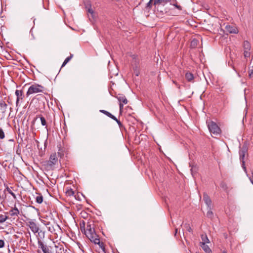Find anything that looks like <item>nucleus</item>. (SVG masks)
Returning <instances> with one entry per match:
<instances>
[{"instance_id":"e433bc0d","label":"nucleus","mask_w":253,"mask_h":253,"mask_svg":"<svg viewBox=\"0 0 253 253\" xmlns=\"http://www.w3.org/2000/svg\"><path fill=\"white\" fill-rule=\"evenodd\" d=\"M5 137L4 132L2 128H0V139H2Z\"/></svg>"},{"instance_id":"603ef678","label":"nucleus","mask_w":253,"mask_h":253,"mask_svg":"<svg viewBox=\"0 0 253 253\" xmlns=\"http://www.w3.org/2000/svg\"><path fill=\"white\" fill-rule=\"evenodd\" d=\"M52 253V252H51V251H50V252H49V253Z\"/></svg>"},{"instance_id":"a18cd8bd","label":"nucleus","mask_w":253,"mask_h":253,"mask_svg":"<svg viewBox=\"0 0 253 253\" xmlns=\"http://www.w3.org/2000/svg\"><path fill=\"white\" fill-rule=\"evenodd\" d=\"M131 57H132L133 60L136 59L137 58V55L136 54H132L131 55Z\"/></svg>"},{"instance_id":"4be33fe9","label":"nucleus","mask_w":253,"mask_h":253,"mask_svg":"<svg viewBox=\"0 0 253 253\" xmlns=\"http://www.w3.org/2000/svg\"><path fill=\"white\" fill-rule=\"evenodd\" d=\"M99 112L105 114V115H106L107 116H108V117L112 119H115V118H115V116L113 115L112 114H111L110 112L106 110H100Z\"/></svg>"},{"instance_id":"7ed1b4c3","label":"nucleus","mask_w":253,"mask_h":253,"mask_svg":"<svg viewBox=\"0 0 253 253\" xmlns=\"http://www.w3.org/2000/svg\"><path fill=\"white\" fill-rule=\"evenodd\" d=\"M58 162V157L56 153H52L49 157V159L44 162V165L48 169H52Z\"/></svg>"},{"instance_id":"7c9ffc66","label":"nucleus","mask_w":253,"mask_h":253,"mask_svg":"<svg viewBox=\"0 0 253 253\" xmlns=\"http://www.w3.org/2000/svg\"><path fill=\"white\" fill-rule=\"evenodd\" d=\"M153 0H150L149 2L146 4V8L151 9L152 7Z\"/></svg>"},{"instance_id":"49530a36","label":"nucleus","mask_w":253,"mask_h":253,"mask_svg":"<svg viewBox=\"0 0 253 253\" xmlns=\"http://www.w3.org/2000/svg\"><path fill=\"white\" fill-rule=\"evenodd\" d=\"M172 82H173V84H174L177 86V87L178 88H180V85H179V84H178L176 81H172Z\"/></svg>"},{"instance_id":"c85d7f7f","label":"nucleus","mask_w":253,"mask_h":253,"mask_svg":"<svg viewBox=\"0 0 253 253\" xmlns=\"http://www.w3.org/2000/svg\"><path fill=\"white\" fill-rule=\"evenodd\" d=\"M74 194V191L72 189H68L66 192V195L69 197L73 196Z\"/></svg>"},{"instance_id":"39448f33","label":"nucleus","mask_w":253,"mask_h":253,"mask_svg":"<svg viewBox=\"0 0 253 253\" xmlns=\"http://www.w3.org/2000/svg\"><path fill=\"white\" fill-rule=\"evenodd\" d=\"M170 1V0H154L153 4L158 11H160V12L163 14L167 13V10L166 9H163L162 6H164L165 4Z\"/></svg>"},{"instance_id":"f8f14e48","label":"nucleus","mask_w":253,"mask_h":253,"mask_svg":"<svg viewBox=\"0 0 253 253\" xmlns=\"http://www.w3.org/2000/svg\"><path fill=\"white\" fill-rule=\"evenodd\" d=\"M203 200L207 205L208 208H211V200L206 193H204L203 194Z\"/></svg>"},{"instance_id":"9b49d317","label":"nucleus","mask_w":253,"mask_h":253,"mask_svg":"<svg viewBox=\"0 0 253 253\" xmlns=\"http://www.w3.org/2000/svg\"><path fill=\"white\" fill-rule=\"evenodd\" d=\"M37 234H35L36 235V238L38 241V245L41 243H44L43 242V239L45 238V231H43L41 229L39 230L38 232H37Z\"/></svg>"},{"instance_id":"dca6fc26","label":"nucleus","mask_w":253,"mask_h":253,"mask_svg":"<svg viewBox=\"0 0 253 253\" xmlns=\"http://www.w3.org/2000/svg\"><path fill=\"white\" fill-rule=\"evenodd\" d=\"M39 118L40 119V120L41 121V124H42V126H46V120L45 119V118L42 115H37L36 117L34 119V120H33V121L32 122V124H34L35 123V122Z\"/></svg>"},{"instance_id":"2eb2a0df","label":"nucleus","mask_w":253,"mask_h":253,"mask_svg":"<svg viewBox=\"0 0 253 253\" xmlns=\"http://www.w3.org/2000/svg\"><path fill=\"white\" fill-rule=\"evenodd\" d=\"M38 245V248L41 249L43 253H48L51 250H49V247L46 246L44 243H40Z\"/></svg>"},{"instance_id":"4c0bfd02","label":"nucleus","mask_w":253,"mask_h":253,"mask_svg":"<svg viewBox=\"0 0 253 253\" xmlns=\"http://www.w3.org/2000/svg\"><path fill=\"white\" fill-rule=\"evenodd\" d=\"M57 155L58 157H60V158H61L62 157H63L64 156L63 151L61 148H60L58 150V152L57 153Z\"/></svg>"},{"instance_id":"c756f323","label":"nucleus","mask_w":253,"mask_h":253,"mask_svg":"<svg viewBox=\"0 0 253 253\" xmlns=\"http://www.w3.org/2000/svg\"><path fill=\"white\" fill-rule=\"evenodd\" d=\"M8 218V216L5 215L0 214V223H3Z\"/></svg>"},{"instance_id":"4468645a","label":"nucleus","mask_w":253,"mask_h":253,"mask_svg":"<svg viewBox=\"0 0 253 253\" xmlns=\"http://www.w3.org/2000/svg\"><path fill=\"white\" fill-rule=\"evenodd\" d=\"M226 31L231 34H237L239 32L238 28L235 26L228 25L225 27Z\"/></svg>"},{"instance_id":"f704fd0d","label":"nucleus","mask_w":253,"mask_h":253,"mask_svg":"<svg viewBox=\"0 0 253 253\" xmlns=\"http://www.w3.org/2000/svg\"><path fill=\"white\" fill-rule=\"evenodd\" d=\"M170 4L172 5L175 8H176L177 9H178L179 10H182V7L180 5H178L177 3H170Z\"/></svg>"},{"instance_id":"f3484780","label":"nucleus","mask_w":253,"mask_h":253,"mask_svg":"<svg viewBox=\"0 0 253 253\" xmlns=\"http://www.w3.org/2000/svg\"><path fill=\"white\" fill-rule=\"evenodd\" d=\"M7 108V105L3 100H0V112L2 114L5 113Z\"/></svg>"},{"instance_id":"bb28decb","label":"nucleus","mask_w":253,"mask_h":253,"mask_svg":"<svg viewBox=\"0 0 253 253\" xmlns=\"http://www.w3.org/2000/svg\"><path fill=\"white\" fill-rule=\"evenodd\" d=\"M208 211L207 213V216L208 218L211 219L213 217V213L212 211H211V208H208Z\"/></svg>"},{"instance_id":"37998d69","label":"nucleus","mask_w":253,"mask_h":253,"mask_svg":"<svg viewBox=\"0 0 253 253\" xmlns=\"http://www.w3.org/2000/svg\"><path fill=\"white\" fill-rule=\"evenodd\" d=\"M249 76L250 77L253 76V69L249 71Z\"/></svg>"},{"instance_id":"2f4dec72","label":"nucleus","mask_w":253,"mask_h":253,"mask_svg":"<svg viewBox=\"0 0 253 253\" xmlns=\"http://www.w3.org/2000/svg\"><path fill=\"white\" fill-rule=\"evenodd\" d=\"M139 62V60L138 58H137L135 60H132V66H138Z\"/></svg>"},{"instance_id":"72a5a7b5","label":"nucleus","mask_w":253,"mask_h":253,"mask_svg":"<svg viewBox=\"0 0 253 253\" xmlns=\"http://www.w3.org/2000/svg\"><path fill=\"white\" fill-rule=\"evenodd\" d=\"M170 4L172 5L175 8H176L177 9H178L179 10H182V7L180 5H178L177 3H170Z\"/></svg>"},{"instance_id":"5701e85b","label":"nucleus","mask_w":253,"mask_h":253,"mask_svg":"<svg viewBox=\"0 0 253 253\" xmlns=\"http://www.w3.org/2000/svg\"><path fill=\"white\" fill-rule=\"evenodd\" d=\"M73 54L70 53V56L69 57H67L64 61V62L61 66V67H64L71 60V59L73 58Z\"/></svg>"},{"instance_id":"79ce46f5","label":"nucleus","mask_w":253,"mask_h":253,"mask_svg":"<svg viewBox=\"0 0 253 253\" xmlns=\"http://www.w3.org/2000/svg\"><path fill=\"white\" fill-rule=\"evenodd\" d=\"M36 97H37L38 99H42V98H43V99L45 98V97L42 94H38L36 96Z\"/></svg>"},{"instance_id":"58836bf2","label":"nucleus","mask_w":253,"mask_h":253,"mask_svg":"<svg viewBox=\"0 0 253 253\" xmlns=\"http://www.w3.org/2000/svg\"><path fill=\"white\" fill-rule=\"evenodd\" d=\"M115 119H113V120L115 121L117 124H118L120 127H122L123 126V125L121 123V122L117 119V118L115 116Z\"/></svg>"},{"instance_id":"ddd939ff","label":"nucleus","mask_w":253,"mask_h":253,"mask_svg":"<svg viewBox=\"0 0 253 253\" xmlns=\"http://www.w3.org/2000/svg\"><path fill=\"white\" fill-rule=\"evenodd\" d=\"M15 95L16 96V106L18 105L19 102L20 100H22L23 98V91L21 90H16L15 91Z\"/></svg>"},{"instance_id":"6ab92c4d","label":"nucleus","mask_w":253,"mask_h":253,"mask_svg":"<svg viewBox=\"0 0 253 253\" xmlns=\"http://www.w3.org/2000/svg\"><path fill=\"white\" fill-rule=\"evenodd\" d=\"M185 78L188 82H193L194 77L192 73L190 72H187L185 74Z\"/></svg>"},{"instance_id":"b1692460","label":"nucleus","mask_w":253,"mask_h":253,"mask_svg":"<svg viewBox=\"0 0 253 253\" xmlns=\"http://www.w3.org/2000/svg\"><path fill=\"white\" fill-rule=\"evenodd\" d=\"M36 201L38 204H41L43 202V196L42 194H39L36 197Z\"/></svg>"},{"instance_id":"aec40b11","label":"nucleus","mask_w":253,"mask_h":253,"mask_svg":"<svg viewBox=\"0 0 253 253\" xmlns=\"http://www.w3.org/2000/svg\"><path fill=\"white\" fill-rule=\"evenodd\" d=\"M201 247L206 253H211V250L210 249L209 247L206 244L202 243V244H201Z\"/></svg>"},{"instance_id":"3c124183","label":"nucleus","mask_w":253,"mask_h":253,"mask_svg":"<svg viewBox=\"0 0 253 253\" xmlns=\"http://www.w3.org/2000/svg\"><path fill=\"white\" fill-rule=\"evenodd\" d=\"M222 253H227L225 251H223Z\"/></svg>"},{"instance_id":"412c9836","label":"nucleus","mask_w":253,"mask_h":253,"mask_svg":"<svg viewBox=\"0 0 253 253\" xmlns=\"http://www.w3.org/2000/svg\"><path fill=\"white\" fill-rule=\"evenodd\" d=\"M201 239L202 240V242L200 243L201 244H202V243L206 244L210 242L207 235L206 234L201 235Z\"/></svg>"},{"instance_id":"a19ab883","label":"nucleus","mask_w":253,"mask_h":253,"mask_svg":"<svg viewBox=\"0 0 253 253\" xmlns=\"http://www.w3.org/2000/svg\"><path fill=\"white\" fill-rule=\"evenodd\" d=\"M87 11H88V12L90 13L91 14L92 18H94V16H93L94 11H93V10L91 8H88Z\"/></svg>"},{"instance_id":"9d476101","label":"nucleus","mask_w":253,"mask_h":253,"mask_svg":"<svg viewBox=\"0 0 253 253\" xmlns=\"http://www.w3.org/2000/svg\"><path fill=\"white\" fill-rule=\"evenodd\" d=\"M116 97L120 102V110L121 111L123 109L124 104H126L127 103V100L126 96L122 94H119Z\"/></svg>"},{"instance_id":"20e7f679","label":"nucleus","mask_w":253,"mask_h":253,"mask_svg":"<svg viewBox=\"0 0 253 253\" xmlns=\"http://www.w3.org/2000/svg\"><path fill=\"white\" fill-rule=\"evenodd\" d=\"M44 88V87L43 86L37 84H34L29 87L26 92V95L29 96L30 94L33 93L42 92Z\"/></svg>"},{"instance_id":"cd10ccee","label":"nucleus","mask_w":253,"mask_h":253,"mask_svg":"<svg viewBox=\"0 0 253 253\" xmlns=\"http://www.w3.org/2000/svg\"><path fill=\"white\" fill-rule=\"evenodd\" d=\"M58 253H71V252L70 250L64 249L62 247L59 249Z\"/></svg>"},{"instance_id":"c03bdc74","label":"nucleus","mask_w":253,"mask_h":253,"mask_svg":"<svg viewBox=\"0 0 253 253\" xmlns=\"http://www.w3.org/2000/svg\"><path fill=\"white\" fill-rule=\"evenodd\" d=\"M187 231L189 232H192V228H191V227L189 225H188L187 226Z\"/></svg>"},{"instance_id":"0eeeda50","label":"nucleus","mask_w":253,"mask_h":253,"mask_svg":"<svg viewBox=\"0 0 253 253\" xmlns=\"http://www.w3.org/2000/svg\"><path fill=\"white\" fill-rule=\"evenodd\" d=\"M208 128L210 132L215 135H219L221 132V130L218 125L212 121L208 124Z\"/></svg>"},{"instance_id":"6e6552de","label":"nucleus","mask_w":253,"mask_h":253,"mask_svg":"<svg viewBox=\"0 0 253 253\" xmlns=\"http://www.w3.org/2000/svg\"><path fill=\"white\" fill-rule=\"evenodd\" d=\"M26 225L30 228L34 234H36L37 232H38L39 230L40 229L38 224L33 220H29L27 221Z\"/></svg>"},{"instance_id":"8fccbe9b","label":"nucleus","mask_w":253,"mask_h":253,"mask_svg":"<svg viewBox=\"0 0 253 253\" xmlns=\"http://www.w3.org/2000/svg\"><path fill=\"white\" fill-rule=\"evenodd\" d=\"M177 229H175V235H176V234L177 233Z\"/></svg>"},{"instance_id":"c9c22d12","label":"nucleus","mask_w":253,"mask_h":253,"mask_svg":"<svg viewBox=\"0 0 253 253\" xmlns=\"http://www.w3.org/2000/svg\"><path fill=\"white\" fill-rule=\"evenodd\" d=\"M197 170V168L196 166H192L191 169V173H192V175L194 173H196Z\"/></svg>"},{"instance_id":"a878e982","label":"nucleus","mask_w":253,"mask_h":253,"mask_svg":"<svg viewBox=\"0 0 253 253\" xmlns=\"http://www.w3.org/2000/svg\"><path fill=\"white\" fill-rule=\"evenodd\" d=\"M132 67H133V72H134L135 75L136 76H138L140 74L139 66H132Z\"/></svg>"},{"instance_id":"de8ad7c7","label":"nucleus","mask_w":253,"mask_h":253,"mask_svg":"<svg viewBox=\"0 0 253 253\" xmlns=\"http://www.w3.org/2000/svg\"><path fill=\"white\" fill-rule=\"evenodd\" d=\"M170 3H177L176 0H172V1Z\"/></svg>"},{"instance_id":"393cba45","label":"nucleus","mask_w":253,"mask_h":253,"mask_svg":"<svg viewBox=\"0 0 253 253\" xmlns=\"http://www.w3.org/2000/svg\"><path fill=\"white\" fill-rule=\"evenodd\" d=\"M5 191H7V192L10 194L14 199H16V195L11 191L10 188L8 187L7 186H6V189H5Z\"/></svg>"},{"instance_id":"f257e3e1","label":"nucleus","mask_w":253,"mask_h":253,"mask_svg":"<svg viewBox=\"0 0 253 253\" xmlns=\"http://www.w3.org/2000/svg\"><path fill=\"white\" fill-rule=\"evenodd\" d=\"M80 228L82 232L84 233L92 243L98 245L104 252L105 251V245L103 242H100L99 237L96 233L94 221H88L85 227V222L83 220L80 222Z\"/></svg>"},{"instance_id":"473e14b6","label":"nucleus","mask_w":253,"mask_h":253,"mask_svg":"<svg viewBox=\"0 0 253 253\" xmlns=\"http://www.w3.org/2000/svg\"><path fill=\"white\" fill-rule=\"evenodd\" d=\"M198 42V40L196 39H193L191 42V46L193 47H195L197 46Z\"/></svg>"},{"instance_id":"423d86ee","label":"nucleus","mask_w":253,"mask_h":253,"mask_svg":"<svg viewBox=\"0 0 253 253\" xmlns=\"http://www.w3.org/2000/svg\"><path fill=\"white\" fill-rule=\"evenodd\" d=\"M248 152V148L246 145H243L239 151L240 160L241 162L242 167L244 171L247 172V169L245 167V157Z\"/></svg>"},{"instance_id":"ea45409f","label":"nucleus","mask_w":253,"mask_h":253,"mask_svg":"<svg viewBox=\"0 0 253 253\" xmlns=\"http://www.w3.org/2000/svg\"><path fill=\"white\" fill-rule=\"evenodd\" d=\"M4 241L3 240H0V248H2L4 246Z\"/></svg>"},{"instance_id":"1a4fd4ad","label":"nucleus","mask_w":253,"mask_h":253,"mask_svg":"<svg viewBox=\"0 0 253 253\" xmlns=\"http://www.w3.org/2000/svg\"><path fill=\"white\" fill-rule=\"evenodd\" d=\"M243 46L244 48V57L245 58L249 57L251 55V44L248 41H245L243 42Z\"/></svg>"},{"instance_id":"09e8293b","label":"nucleus","mask_w":253,"mask_h":253,"mask_svg":"<svg viewBox=\"0 0 253 253\" xmlns=\"http://www.w3.org/2000/svg\"><path fill=\"white\" fill-rule=\"evenodd\" d=\"M251 180V181L252 182V183L253 184V177L250 179Z\"/></svg>"},{"instance_id":"f03ea898","label":"nucleus","mask_w":253,"mask_h":253,"mask_svg":"<svg viewBox=\"0 0 253 253\" xmlns=\"http://www.w3.org/2000/svg\"><path fill=\"white\" fill-rule=\"evenodd\" d=\"M42 223L46 227L49 232L51 233L56 234V231L61 230L60 226L54 221L52 222L42 220Z\"/></svg>"},{"instance_id":"a211bd4d","label":"nucleus","mask_w":253,"mask_h":253,"mask_svg":"<svg viewBox=\"0 0 253 253\" xmlns=\"http://www.w3.org/2000/svg\"><path fill=\"white\" fill-rule=\"evenodd\" d=\"M9 214L15 218V217H17L19 214V211L18 209L15 206L14 208H12L9 211Z\"/></svg>"}]
</instances>
